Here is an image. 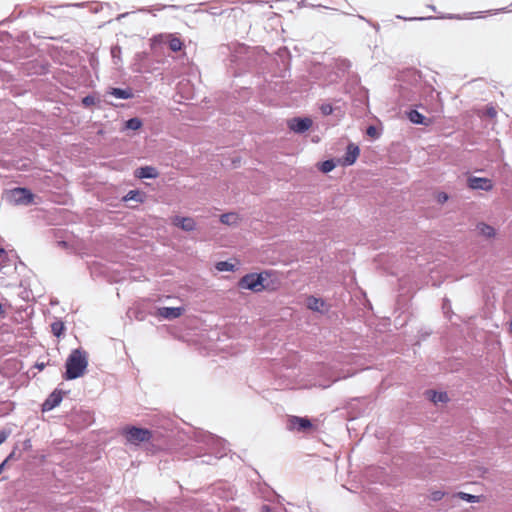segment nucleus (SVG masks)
I'll return each instance as SVG.
<instances>
[{"label":"nucleus","instance_id":"nucleus-26","mask_svg":"<svg viewBox=\"0 0 512 512\" xmlns=\"http://www.w3.org/2000/svg\"><path fill=\"white\" fill-rule=\"evenodd\" d=\"M51 330H52V333L59 337L63 330H64V324L60 321H57V322H54L52 325H51Z\"/></svg>","mask_w":512,"mask_h":512},{"label":"nucleus","instance_id":"nucleus-35","mask_svg":"<svg viewBox=\"0 0 512 512\" xmlns=\"http://www.w3.org/2000/svg\"><path fill=\"white\" fill-rule=\"evenodd\" d=\"M7 434L4 431H0V445L6 440Z\"/></svg>","mask_w":512,"mask_h":512},{"label":"nucleus","instance_id":"nucleus-36","mask_svg":"<svg viewBox=\"0 0 512 512\" xmlns=\"http://www.w3.org/2000/svg\"><path fill=\"white\" fill-rule=\"evenodd\" d=\"M14 456H15V452H11V453L7 456V458L4 460V461H6V464H7L10 460L14 459Z\"/></svg>","mask_w":512,"mask_h":512},{"label":"nucleus","instance_id":"nucleus-15","mask_svg":"<svg viewBox=\"0 0 512 512\" xmlns=\"http://www.w3.org/2000/svg\"><path fill=\"white\" fill-rule=\"evenodd\" d=\"M334 68L336 69V77L340 78L351 68V62L347 59H336Z\"/></svg>","mask_w":512,"mask_h":512},{"label":"nucleus","instance_id":"nucleus-17","mask_svg":"<svg viewBox=\"0 0 512 512\" xmlns=\"http://www.w3.org/2000/svg\"><path fill=\"white\" fill-rule=\"evenodd\" d=\"M107 94L119 99H131L133 97V91L131 88H110Z\"/></svg>","mask_w":512,"mask_h":512},{"label":"nucleus","instance_id":"nucleus-16","mask_svg":"<svg viewBox=\"0 0 512 512\" xmlns=\"http://www.w3.org/2000/svg\"><path fill=\"white\" fill-rule=\"evenodd\" d=\"M408 119L414 123V124H421L428 126L431 123V120L421 113H419L417 110H410L407 113Z\"/></svg>","mask_w":512,"mask_h":512},{"label":"nucleus","instance_id":"nucleus-10","mask_svg":"<svg viewBox=\"0 0 512 512\" xmlns=\"http://www.w3.org/2000/svg\"><path fill=\"white\" fill-rule=\"evenodd\" d=\"M359 154H360L359 147L353 143H350L347 146V151H346L344 157L340 160V162L343 166L353 165L356 162Z\"/></svg>","mask_w":512,"mask_h":512},{"label":"nucleus","instance_id":"nucleus-30","mask_svg":"<svg viewBox=\"0 0 512 512\" xmlns=\"http://www.w3.org/2000/svg\"><path fill=\"white\" fill-rule=\"evenodd\" d=\"M445 493L443 491H440V490H436V491H433L431 494H430V499L432 501H440L443 497H444Z\"/></svg>","mask_w":512,"mask_h":512},{"label":"nucleus","instance_id":"nucleus-29","mask_svg":"<svg viewBox=\"0 0 512 512\" xmlns=\"http://www.w3.org/2000/svg\"><path fill=\"white\" fill-rule=\"evenodd\" d=\"M366 133L368 136L374 139H377L380 136V133L378 132L377 128L372 125L367 128Z\"/></svg>","mask_w":512,"mask_h":512},{"label":"nucleus","instance_id":"nucleus-23","mask_svg":"<svg viewBox=\"0 0 512 512\" xmlns=\"http://www.w3.org/2000/svg\"><path fill=\"white\" fill-rule=\"evenodd\" d=\"M456 496L459 497L460 499L465 500V501L470 502V503H475V502L479 501V497L478 496L472 495V494H468V493H465V492H458L456 494Z\"/></svg>","mask_w":512,"mask_h":512},{"label":"nucleus","instance_id":"nucleus-11","mask_svg":"<svg viewBox=\"0 0 512 512\" xmlns=\"http://www.w3.org/2000/svg\"><path fill=\"white\" fill-rule=\"evenodd\" d=\"M63 399V393L59 390H54L42 404V411H50L57 407Z\"/></svg>","mask_w":512,"mask_h":512},{"label":"nucleus","instance_id":"nucleus-32","mask_svg":"<svg viewBox=\"0 0 512 512\" xmlns=\"http://www.w3.org/2000/svg\"><path fill=\"white\" fill-rule=\"evenodd\" d=\"M486 115L491 118H494L497 115V111L494 107H488L486 109Z\"/></svg>","mask_w":512,"mask_h":512},{"label":"nucleus","instance_id":"nucleus-28","mask_svg":"<svg viewBox=\"0 0 512 512\" xmlns=\"http://www.w3.org/2000/svg\"><path fill=\"white\" fill-rule=\"evenodd\" d=\"M320 110H321V113L325 116H328L330 114H332L333 112V107L331 104L329 103H324L320 106Z\"/></svg>","mask_w":512,"mask_h":512},{"label":"nucleus","instance_id":"nucleus-31","mask_svg":"<svg viewBox=\"0 0 512 512\" xmlns=\"http://www.w3.org/2000/svg\"><path fill=\"white\" fill-rule=\"evenodd\" d=\"M82 103H83L86 107H88V106H91V105H93V104L95 103V99H94V97H93V96L88 95V96H86V97H84V98H83Z\"/></svg>","mask_w":512,"mask_h":512},{"label":"nucleus","instance_id":"nucleus-40","mask_svg":"<svg viewBox=\"0 0 512 512\" xmlns=\"http://www.w3.org/2000/svg\"><path fill=\"white\" fill-rule=\"evenodd\" d=\"M5 255V250L3 248H0V257Z\"/></svg>","mask_w":512,"mask_h":512},{"label":"nucleus","instance_id":"nucleus-7","mask_svg":"<svg viewBox=\"0 0 512 512\" xmlns=\"http://www.w3.org/2000/svg\"><path fill=\"white\" fill-rule=\"evenodd\" d=\"M11 197L16 204H30L33 201V194L26 188H15L11 191Z\"/></svg>","mask_w":512,"mask_h":512},{"label":"nucleus","instance_id":"nucleus-5","mask_svg":"<svg viewBox=\"0 0 512 512\" xmlns=\"http://www.w3.org/2000/svg\"><path fill=\"white\" fill-rule=\"evenodd\" d=\"M201 441L207 443L211 449L215 450L216 458H222L226 454L225 441L210 433L204 434Z\"/></svg>","mask_w":512,"mask_h":512},{"label":"nucleus","instance_id":"nucleus-19","mask_svg":"<svg viewBox=\"0 0 512 512\" xmlns=\"http://www.w3.org/2000/svg\"><path fill=\"white\" fill-rule=\"evenodd\" d=\"M477 229L479 233L486 238H492L495 236V229L488 224L479 223L477 225Z\"/></svg>","mask_w":512,"mask_h":512},{"label":"nucleus","instance_id":"nucleus-14","mask_svg":"<svg viewBox=\"0 0 512 512\" xmlns=\"http://www.w3.org/2000/svg\"><path fill=\"white\" fill-rule=\"evenodd\" d=\"M135 176L140 179L156 178V177H158V171L156 170V168H154L152 166H144V167L138 168L135 171Z\"/></svg>","mask_w":512,"mask_h":512},{"label":"nucleus","instance_id":"nucleus-3","mask_svg":"<svg viewBox=\"0 0 512 512\" xmlns=\"http://www.w3.org/2000/svg\"><path fill=\"white\" fill-rule=\"evenodd\" d=\"M160 45H168L173 52H178L183 48L182 40L174 34H158L151 39V49L156 51Z\"/></svg>","mask_w":512,"mask_h":512},{"label":"nucleus","instance_id":"nucleus-18","mask_svg":"<svg viewBox=\"0 0 512 512\" xmlns=\"http://www.w3.org/2000/svg\"><path fill=\"white\" fill-rule=\"evenodd\" d=\"M325 303L322 299L316 298L314 296H310L307 299V307L310 310L321 312L322 308L324 307Z\"/></svg>","mask_w":512,"mask_h":512},{"label":"nucleus","instance_id":"nucleus-24","mask_svg":"<svg viewBox=\"0 0 512 512\" xmlns=\"http://www.w3.org/2000/svg\"><path fill=\"white\" fill-rule=\"evenodd\" d=\"M142 126V121L135 117L126 122V127L131 130H138Z\"/></svg>","mask_w":512,"mask_h":512},{"label":"nucleus","instance_id":"nucleus-4","mask_svg":"<svg viewBox=\"0 0 512 512\" xmlns=\"http://www.w3.org/2000/svg\"><path fill=\"white\" fill-rule=\"evenodd\" d=\"M127 441L138 445L141 442L150 441L152 432L146 428L130 427L126 430Z\"/></svg>","mask_w":512,"mask_h":512},{"label":"nucleus","instance_id":"nucleus-34","mask_svg":"<svg viewBox=\"0 0 512 512\" xmlns=\"http://www.w3.org/2000/svg\"><path fill=\"white\" fill-rule=\"evenodd\" d=\"M120 52H121V49H120V47H118V46H115V47H113V48L111 49V54H112V57H113V58L118 57V54H120Z\"/></svg>","mask_w":512,"mask_h":512},{"label":"nucleus","instance_id":"nucleus-37","mask_svg":"<svg viewBox=\"0 0 512 512\" xmlns=\"http://www.w3.org/2000/svg\"><path fill=\"white\" fill-rule=\"evenodd\" d=\"M271 508L269 505H262L261 512H270Z\"/></svg>","mask_w":512,"mask_h":512},{"label":"nucleus","instance_id":"nucleus-2","mask_svg":"<svg viewBox=\"0 0 512 512\" xmlns=\"http://www.w3.org/2000/svg\"><path fill=\"white\" fill-rule=\"evenodd\" d=\"M265 280L266 278L263 277V273H249L239 280L238 286L241 289H247L258 293L268 288V285L264 283Z\"/></svg>","mask_w":512,"mask_h":512},{"label":"nucleus","instance_id":"nucleus-1","mask_svg":"<svg viewBox=\"0 0 512 512\" xmlns=\"http://www.w3.org/2000/svg\"><path fill=\"white\" fill-rule=\"evenodd\" d=\"M88 366V354L86 351L78 348L71 351L68 356L63 374L65 380L77 379L84 375Z\"/></svg>","mask_w":512,"mask_h":512},{"label":"nucleus","instance_id":"nucleus-9","mask_svg":"<svg viewBox=\"0 0 512 512\" xmlns=\"http://www.w3.org/2000/svg\"><path fill=\"white\" fill-rule=\"evenodd\" d=\"M289 129L296 133H304L312 126L309 118H293L288 123Z\"/></svg>","mask_w":512,"mask_h":512},{"label":"nucleus","instance_id":"nucleus-41","mask_svg":"<svg viewBox=\"0 0 512 512\" xmlns=\"http://www.w3.org/2000/svg\"><path fill=\"white\" fill-rule=\"evenodd\" d=\"M3 314H4L3 305L0 303V315H3Z\"/></svg>","mask_w":512,"mask_h":512},{"label":"nucleus","instance_id":"nucleus-27","mask_svg":"<svg viewBox=\"0 0 512 512\" xmlns=\"http://www.w3.org/2000/svg\"><path fill=\"white\" fill-rule=\"evenodd\" d=\"M432 400L434 402H446L448 400V396H447L446 393H436V392H433Z\"/></svg>","mask_w":512,"mask_h":512},{"label":"nucleus","instance_id":"nucleus-13","mask_svg":"<svg viewBox=\"0 0 512 512\" xmlns=\"http://www.w3.org/2000/svg\"><path fill=\"white\" fill-rule=\"evenodd\" d=\"M173 224L187 232L193 231L196 228V222L191 217L176 216L173 220Z\"/></svg>","mask_w":512,"mask_h":512},{"label":"nucleus","instance_id":"nucleus-22","mask_svg":"<svg viewBox=\"0 0 512 512\" xmlns=\"http://www.w3.org/2000/svg\"><path fill=\"white\" fill-rule=\"evenodd\" d=\"M335 166H336L335 162L331 159V160H326V161H323L322 163H320L319 169L323 173H328V172L332 171L335 168Z\"/></svg>","mask_w":512,"mask_h":512},{"label":"nucleus","instance_id":"nucleus-25","mask_svg":"<svg viewBox=\"0 0 512 512\" xmlns=\"http://www.w3.org/2000/svg\"><path fill=\"white\" fill-rule=\"evenodd\" d=\"M216 269L218 271H233L234 265L227 261H220L216 264Z\"/></svg>","mask_w":512,"mask_h":512},{"label":"nucleus","instance_id":"nucleus-39","mask_svg":"<svg viewBox=\"0 0 512 512\" xmlns=\"http://www.w3.org/2000/svg\"><path fill=\"white\" fill-rule=\"evenodd\" d=\"M36 366H37V368H38L39 370H42V369H44L45 364H44V363H41V364H37Z\"/></svg>","mask_w":512,"mask_h":512},{"label":"nucleus","instance_id":"nucleus-42","mask_svg":"<svg viewBox=\"0 0 512 512\" xmlns=\"http://www.w3.org/2000/svg\"><path fill=\"white\" fill-rule=\"evenodd\" d=\"M124 16H125V14H121V15L118 16V19H120V18H122Z\"/></svg>","mask_w":512,"mask_h":512},{"label":"nucleus","instance_id":"nucleus-38","mask_svg":"<svg viewBox=\"0 0 512 512\" xmlns=\"http://www.w3.org/2000/svg\"><path fill=\"white\" fill-rule=\"evenodd\" d=\"M6 466V461H3L1 464H0V474L2 473V471L4 470Z\"/></svg>","mask_w":512,"mask_h":512},{"label":"nucleus","instance_id":"nucleus-20","mask_svg":"<svg viewBox=\"0 0 512 512\" xmlns=\"http://www.w3.org/2000/svg\"><path fill=\"white\" fill-rule=\"evenodd\" d=\"M143 193L138 190H131L124 197V200H134L136 202H143Z\"/></svg>","mask_w":512,"mask_h":512},{"label":"nucleus","instance_id":"nucleus-21","mask_svg":"<svg viewBox=\"0 0 512 512\" xmlns=\"http://www.w3.org/2000/svg\"><path fill=\"white\" fill-rule=\"evenodd\" d=\"M237 218L238 217H237V215L235 213H225V214L221 215L220 221L223 224L231 225V224L236 223Z\"/></svg>","mask_w":512,"mask_h":512},{"label":"nucleus","instance_id":"nucleus-6","mask_svg":"<svg viewBox=\"0 0 512 512\" xmlns=\"http://www.w3.org/2000/svg\"><path fill=\"white\" fill-rule=\"evenodd\" d=\"M287 428L298 432H306L312 428V423L306 417L290 416L287 421Z\"/></svg>","mask_w":512,"mask_h":512},{"label":"nucleus","instance_id":"nucleus-8","mask_svg":"<svg viewBox=\"0 0 512 512\" xmlns=\"http://www.w3.org/2000/svg\"><path fill=\"white\" fill-rule=\"evenodd\" d=\"M184 311L185 309L183 307H160L156 315L164 319L173 320L179 318Z\"/></svg>","mask_w":512,"mask_h":512},{"label":"nucleus","instance_id":"nucleus-12","mask_svg":"<svg viewBox=\"0 0 512 512\" xmlns=\"http://www.w3.org/2000/svg\"><path fill=\"white\" fill-rule=\"evenodd\" d=\"M468 186L471 189L489 191L493 188L492 181L488 178L470 177L468 179Z\"/></svg>","mask_w":512,"mask_h":512},{"label":"nucleus","instance_id":"nucleus-33","mask_svg":"<svg viewBox=\"0 0 512 512\" xmlns=\"http://www.w3.org/2000/svg\"><path fill=\"white\" fill-rule=\"evenodd\" d=\"M437 200L439 203H444L448 200V195L444 192L438 194Z\"/></svg>","mask_w":512,"mask_h":512}]
</instances>
